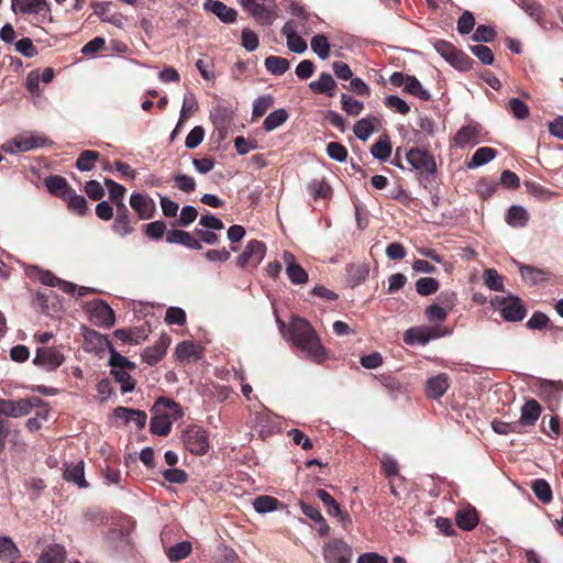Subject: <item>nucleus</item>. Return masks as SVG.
<instances>
[{
	"instance_id": "nucleus-1",
	"label": "nucleus",
	"mask_w": 563,
	"mask_h": 563,
	"mask_svg": "<svg viewBox=\"0 0 563 563\" xmlns=\"http://www.w3.org/2000/svg\"><path fill=\"white\" fill-rule=\"evenodd\" d=\"M289 341L298 349L305 358L321 363L327 358V350L311 327V324L299 317H294L288 328Z\"/></svg>"
},
{
	"instance_id": "nucleus-2",
	"label": "nucleus",
	"mask_w": 563,
	"mask_h": 563,
	"mask_svg": "<svg viewBox=\"0 0 563 563\" xmlns=\"http://www.w3.org/2000/svg\"><path fill=\"white\" fill-rule=\"evenodd\" d=\"M92 335L96 336L98 341H106L109 344V365L111 367V375L120 384L121 391L123 394L133 391L135 388V382L131 377L130 373L135 371V363L129 361L125 356L117 352L107 341L106 336L97 332H92Z\"/></svg>"
},
{
	"instance_id": "nucleus-3",
	"label": "nucleus",
	"mask_w": 563,
	"mask_h": 563,
	"mask_svg": "<svg viewBox=\"0 0 563 563\" xmlns=\"http://www.w3.org/2000/svg\"><path fill=\"white\" fill-rule=\"evenodd\" d=\"M406 161L420 176H434L438 172L434 156L426 150L410 148L406 153Z\"/></svg>"
},
{
	"instance_id": "nucleus-4",
	"label": "nucleus",
	"mask_w": 563,
	"mask_h": 563,
	"mask_svg": "<svg viewBox=\"0 0 563 563\" xmlns=\"http://www.w3.org/2000/svg\"><path fill=\"white\" fill-rule=\"evenodd\" d=\"M52 144V141L45 137L44 135L26 132L18 135L11 142H8L3 148L5 152L10 154H15L19 152H29L34 148L45 147Z\"/></svg>"
},
{
	"instance_id": "nucleus-5",
	"label": "nucleus",
	"mask_w": 563,
	"mask_h": 563,
	"mask_svg": "<svg viewBox=\"0 0 563 563\" xmlns=\"http://www.w3.org/2000/svg\"><path fill=\"white\" fill-rule=\"evenodd\" d=\"M40 402L41 399L37 397L19 400L0 399V420H4V417L21 418L27 416Z\"/></svg>"
},
{
	"instance_id": "nucleus-6",
	"label": "nucleus",
	"mask_w": 563,
	"mask_h": 563,
	"mask_svg": "<svg viewBox=\"0 0 563 563\" xmlns=\"http://www.w3.org/2000/svg\"><path fill=\"white\" fill-rule=\"evenodd\" d=\"M493 305L500 307V313L508 322H519L527 313L521 299L517 296L496 297Z\"/></svg>"
},
{
	"instance_id": "nucleus-7",
	"label": "nucleus",
	"mask_w": 563,
	"mask_h": 563,
	"mask_svg": "<svg viewBox=\"0 0 563 563\" xmlns=\"http://www.w3.org/2000/svg\"><path fill=\"white\" fill-rule=\"evenodd\" d=\"M450 332L439 327H416L408 329L404 334L406 344L424 345L431 340L449 335Z\"/></svg>"
},
{
	"instance_id": "nucleus-8",
	"label": "nucleus",
	"mask_w": 563,
	"mask_h": 563,
	"mask_svg": "<svg viewBox=\"0 0 563 563\" xmlns=\"http://www.w3.org/2000/svg\"><path fill=\"white\" fill-rule=\"evenodd\" d=\"M65 361L64 354L53 346L37 347L33 364L46 372L56 371Z\"/></svg>"
},
{
	"instance_id": "nucleus-9",
	"label": "nucleus",
	"mask_w": 563,
	"mask_h": 563,
	"mask_svg": "<svg viewBox=\"0 0 563 563\" xmlns=\"http://www.w3.org/2000/svg\"><path fill=\"white\" fill-rule=\"evenodd\" d=\"M240 3L262 25H271L277 18L276 3L274 0L254 2L253 4L246 2Z\"/></svg>"
},
{
	"instance_id": "nucleus-10",
	"label": "nucleus",
	"mask_w": 563,
	"mask_h": 563,
	"mask_svg": "<svg viewBox=\"0 0 563 563\" xmlns=\"http://www.w3.org/2000/svg\"><path fill=\"white\" fill-rule=\"evenodd\" d=\"M186 449L197 455L207 453L209 449L207 432L200 427L188 428L183 434Z\"/></svg>"
},
{
	"instance_id": "nucleus-11",
	"label": "nucleus",
	"mask_w": 563,
	"mask_h": 563,
	"mask_svg": "<svg viewBox=\"0 0 563 563\" xmlns=\"http://www.w3.org/2000/svg\"><path fill=\"white\" fill-rule=\"evenodd\" d=\"M266 245L262 241L251 240L246 243L244 251L236 260V265L241 268L247 265H258L265 257Z\"/></svg>"
},
{
	"instance_id": "nucleus-12",
	"label": "nucleus",
	"mask_w": 563,
	"mask_h": 563,
	"mask_svg": "<svg viewBox=\"0 0 563 563\" xmlns=\"http://www.w3.org/2000/svg\"><path fill=\"white\" fill-rule=\"evenodd\" d=\"M352 549L342 539H333L324 549V560L327 563H351Z\"/></svg>"
},
{
	"instance_id": "nucleus-13",
	"label": "nucleus",
	"mask_w": 563,
	"mask_h": 563,
	"mask_svg": "<svg viewBox=\"0 0 563 563\" xmlns=\"http://www.w3.org/2000/svg\"><path fill=\"white\" fill-rule=\"evenodd\" d=\"M90 319L97 325L111 328L115 322L113 310L102 300H96L89 306Z\"/></svg>"
},
{
	"instance_id": "nucleus-14",
	"label": "nucleus",
	"mask_w": 563,
	"mask_h": 563,
	"mask_svg": "<svg viewBox=\"0 0 563 563\" xmlns=\"http://www.w3.org/2000/svg\"><path fill=\"white\" fill-rule=\"evenodd\" d=\"M283 262L285 264L286 275L291 284L305 285L308 283V273L301 265L297 263L296 257L292 253L284 251Z\"/></svg>"
},
{
	"instance_id": "nucleus-15",
	"label": "nucleus",
	"mask_w": 563,
	"mask_h": 563,
	"mask_svg": "<svg viewBox=\"0 0 563 563\" xmlns=\"http://www.w3.org/2000/svg\"><path fill=\"white\" fill-rule=\"evenodd\" d=\"M112 230L117 235L122 238L134 232V227L130 219V211L123 201H117V214Z\"/></svg>"
},
{
	"instance_id": "nucleus-16",
	"label": "nucleus",
	"mask_w": 563,
	"mask_h": 563,
	"mask_svg": "<svg viewBox=\"0 0 563 563\" xmlns=\"http://www.w3.org/2000/svg\"><path fill=\"white\" fill-rule=\"evenodd\" d=\"M233 114L234 112L224 106H217L210 112V118L221 140L227 137Z\"/></svg>"
},
{
	"instance_id": "nucleus-17",
	"label": "nucleus",
	"mask_w": 563,
	"mask_h": 563,
	"mask_svg": "<svg viewBox=\"0 0 563 563\" xmlns=\"http://www.w3.org/2000/svg\"><path fill=\"white\" fill-rule=\"evenodd\" d=\"M130 206L141 220L151 219L156 212L154 200L143 194H132L130 197Z\"/></svg>"
},
{
	"instance_id": "nucleus-18",
	"label": "nucleus",
	"mask_w": 563,
	"mask_h": 563,
	"mask_svg": "<svg viewBox=\"0 0 563 563\" xmlns=\"http://www.w3.org/2000/svg\"><path fill=\"white\" fill-rule=\"evenodd\" d=\"M169 344L170 338L167 334H162L152 346L143 351V361L151 366L155 365L164 357Z\"/></svg>"
},
{
	"instance_id": "nucleus-19",
	"label": "nucleus",
	"mask_w": 563,
	"mask_h": 563,
	"mask_svg": "<svg viewBox=\"0 0 563 563\" xmlns=\"http://www.w3.org/2000/svg\"><path fill=\"white\" fill-rule=\"evenodd\" d=\"M282 34L286 37L287 47L296 54H302L307 51V43L297 34V26L288 21L282 27Z\"/></svg>"
},
{
	"instance_id": "nucleus-20",
	"label": "nucleus",
	"mask_w": 563,
	"mask_h": 563,
	"mask_svg": "<svg viewBox=\"0 0 563 563\" xmlns=\"http://www.w3.org/2000/svg\"><path fill=\"white\" fill-rule=\"evenodd\" d=\"M203 9L212 12L223 23H232L236 20V11L220 0H205Z\"/></svg>"
},
{
	"instance_id": "nucleus-21",
	"label": "nucleus",
	"mask_w": 563,
	"mask_h": 563,
	"mask_svg": "<svg viewBox=\"0 0 563 563\" xmlns=\"http://www.w3.org/2000/svg\"><path fill=\"white\" fill-rule=\"evenodd\" d=\"M166 242L169 244L184 245L190 250L199 251L202 249L201 243L196 240L191 233L178 229H172L166 232Z\"/></svg>"
},
{
	"instance_id": "nucleus-22",
	"label": "nucleus",
	"mask_w": 563,
	"mask_h": 563,
	"mask_svg": "<svg viewBox=\"0 0 563 563\" xmlns=\"http://www.w3.org/2000/svg\"><path fill=\"white\" fill-rule=\"evenodd\" d=\"M152 411L154 416L150 423L151 432L159 437L167 435L172 429L170 416L161 409L156 411L154 407L152 408Z\"/></svg>"
},
{
	"instance_id": "nucleus-23",
	"label": "nucleus",
	"mask_w": 563,
	"mask_h": 563,
	"mask_svg": "<svg viewBox=\"0 0 563 563\" xmlns=\"http://www.w3.org/2000/svg\"><path fill=\"white\" fill-rule=\"evenodd\" d=\"M541 415V406L534 399L527 400L521 407V415L519 420L521 427L534 426Z\"/></svg>"
},
{
	"instance_id": "nucleus-24",
	"label": "nucleus",
	"mask_w": 563,
	"mask_h": 563,
	"mask_svg": "<svg viewBox=\"0 0 563 563\" xmlns=\"http://www.w3.org/2000/svg\"><path fill=\"white\" fill-rule=\"evenodd\" d=\"M114 416L125 423L133 422L137 429L144 428L147 421V415L144 411L126 407H117Z\"/></svg>"
},
{
	"instance_id": "nucleus-25",
	"label": "nucleus",
	"mask_w": 563,
	"mask_h": 563,
	"mask_svg": "<svg viewBox=\"0 0 563 563\" xmlns=\"http://www.w3.org/2000/svg\"><path fill=\"white\" fill-rule=\"evenodd\" d=\"M449 388V377L446 374H439L429 378L426 383V393L428 397L438 399L442 397Z\"/></svg>"
},
{
	"instance_id": "nucleus-26",
	"label": "nucleus",
	"mask_w": 563,
	"mask_h": 563,
	"mask_svg": "<svg viewBox=\"0 0 563 563\" xmlns=\"http://www.w3.org/2000/svg\"><path fill=\"white\" fill-rule=\"evenodd\" d=\"M336 82L329 73H321L317 80L309 84V88L314 93H325L329 97H333L335 93Z\"/></svg>"
},
{
	"instance_id": "nucleus-27",
	"label": "nucleus",
	"mask_w": 563,
	"mask_h": 563,
	"mask_svg": "<svg viewBox=\"0 0 563 563\" xmlns=\"http://www.w3.org/2000/svg\"><path fill=\"white\" fill-rule=\"evenodd\" d=\"M378 125L379 120L371 115L358 120L353 126V132L358 140L366 141Z\"/></svg>"
},
{
	"instance_id": "nucleus-28",
	"label": "nucleus",
	"mask_w": 563,
	"mask_h": 563,
	"mask_svg": "<svg viewBox=\"0 0 563 563\" xmlns=\"http://www.w3.org/2000/svg\"><path fill=\"white\" fill-rule=\"evenodd\" d=\"M64 479L76 484L80 488L88 487V483L85 479L84 462L80 461L77 464L67 465L64 472Z\"/></svg>"
},
{
	"instance_id": "nucleus-29",
	"label": "nucleus",
	"mask_w": 563,
	"mask_h": 563,
	"mask_svg": "<svg viewBox=\"0 0 563 563\" xmlns=\"http://www.w3.org/2000/svg\"><path fill=\"white\" fill-rule=\"evenodd\" d=\"M40 280L43 285L46 286H57L59 287L60 290H63L66 294H73L77 289V286L75 284L59 279L49 271H41Z\"/></svg>"
},
{
	"instance_id": "nucleus-30",
	"label": "nucleus",
	"mask_w": 563,
	"mask_h": 563,
	"mask_svg": "<svg viewBox=\"0 0 563 563\" xmlns=\"http://www.w3.org/2000/svg\"><path fill=\"white\" fill-rule=\"evenodd\" d=\"M455 521L461 529L471 531L477 526L478 516L474 508H464L456 512Z\"/></svg>"
},
{
	"instance_id": "nucleus-31",
	"label": "nucleus",
	"mask_w": 563,
	"mask_h": 563,
	"mask_svg": "<svg viewBox=\"0 0 563 563\" xmlns=\"http://www.w3.org/2000/svg\"><path fill=\"white\" fill-rule=\"evenodd\" d=\"M45 187L52 195L59 196L64 199V195L67 190L73 188L68 185L65 177L59 175H51L44 179Z\"/></svg>"
},
{
	"instance_id": "nucleus-32",
	"label": "nucleus",
	"mask_w": 563,
	"mask_h": 563,
	"mask_svg": "<svg viewBox=\"0 0 563 563\" xmlns=\"http://www.w3.org/2000/svg\"><path fill=\"white\" fill-rule=\"evenodd\" d=\"M478 126L466 125L461 128L455 134L454 142L456 146L464 147L471 143H478Z\"/></svg>"
},
{
	"instance_id": "nucleus-33",
	"label": "nucleus",
	"mask_w": 563,
	"mask_h": 563,
	"mask_svg": "<svg viewBox=\"0 0 563 563\" xmlns=\"http://www.w3.org/2000/svg\"><path fill=\"white\" fill-rule=\"evenodd\" d=\"M11 9L14 12H21L23 14L30 12H37V10H47L46 0H11Z\"/></svg>"
},
{
	"instance_id": "nucleus-34",
	"label": "nucleus",
	"mask_w": 563,
	"mask_h": 563,
	"mask_svg": "<svg viewBox=\"0 0 563 563\" xmlns=\"http://www.w3.org/2000/svg\"><path fill=\"white\" fill-rule=\"evenodd\" d=\"M155 410L166 411L170 416V420L180 419L184 415V411L179 404L174 401L173 399H168L166 397H158L154 404Z\"/></svg>"
},
{
	"instance_id": "nucleus-35",
	"label": "nucleus",
	"mask_w": 563,
	"mask_h": 563,
	"mask_svg": "<svg viewBox=\"0 0 563 563\" xmlns=\"http://www.w3.org/2000/svg\"><path fill=\"white\" fill-rule=\"evenodd\" d=\"M176 356L179 361L197 360L201 356V350L191 341H183L176 346Z\"/></svg>"
},
{
	"instance_id": "nucleus-36",
	"label": "nucleus",
	"mask_w": 563,
	"mask_h": 563,
	"mask_svg": "<svg viewBox=\"0 0 563 563\" xmlns=\"http://www.w3.org/2000/svg\"><path fill=\"white\" fill-rule=\"evenodd\" d=\"M64 200L68 202V208L78 216H85L87 213L86 198L78 195L75 189L67 190L64 195Z\"/></svg>"
},
{
	"instance_id": "nucleus-37",
	"label": "nucleus",
	"mask_w": 563,
	"mask_h": 563,
	"mask_svg": "<svg viewBox=\"0 0 563 563\" xmlns=\"http://www.w3.org/2000/svg\"><path fill=\"white\" fill-rule=\"evenodd\" d=\"M529 220L528 211L521 206H512L507 213L506 221L512 228H523Z\"/></svg>"
},
{
	"instance_id": "nucleus-38",
	"label": "nucleus",
	"mask_w": 563,
	"mask_h": 563,
	"mask_svg": "<svg viewBox=\"0 0 563 563\" xmlns=\"http://www.w3.org/2000/svg\"><path fill=\"white\" fill-rule=\"evenodd\" d=\"M496 157V151L492 147H479L473 154L471 161L467 163L468 168H477L483 166Z\"/></svg>"
},
{
	"instance_id": "nucleus-39",
	"label": "nucleus",
	"mask_w": 563,
	"mask_h": 563,
	"mask_svg": "<svg viewBox=\"0 0 563 563\" xmlns=\"http://www.w3.org/2000/svg\"><path fill=\"white\" fill-rule=\"evenodd\" d=\"M310 46L312 52L321 60H325L329 58L331 46L328 41V37L324 34H316L310 41Z\"/></svg>"
},
{
	"instance_id": "nucleus-40",
	"label": "nucleus",
	"mask_w": 563,
	"mask_h": 563,
	"mask_svg": "<svg viewBox=\"0 0 563 563\" xmlns=\"http://www.w3.org/2000/svg\"><path fill=\"white\" fill-rule=\"evenodd\" d=\"M371 154L374 158L386 162L391 154V143L387 135L379 136L378 141L373 144Z\"/></svg>"
},
{
	"instance_id": "nucleus-41",
	"label": "nucleus",
	"mask_w": 563,
	"mask_h": 563,
	"mask_svg": "<svg viewBox=\"0 0 563 563\" xmlns=\"http://www.w3.org/2000/svg\"><path fill=\"white\" fill-rule=\"evenodd\" d=\"M518 267L522 279L531 286L545 279V273L537 267L525 264H518Z\"/></svg>"
},
{
	"instance_id": "nucleus-42",
	"label": "nucleus",
	"mask_w": 563,
	"mask_h": 563,
	"mask_svg": "<svg viewBox=\"0 0 563 563\" xmlns=\"http://www.w3.org/2000/svg\"><path fill=\"white\" fill-rule=\"evenodd\" d=\"M288 119V113L285 109L280 108L272 111L263 122V129L267 132H272L282 124H284Z\"/></svg>"
},
{
	"instance_id": "nucleus-43",
	"label": "nucleus",
	"mask_w": 563,
	"mask_h": 563,
	"mask_svg": "<svg viewBox=\"0 0 563 563\" xmlns=\"http://www.w3.org/2000/svg\"><path fill=\"white\" fill-rule=\"evenodd\" d=\"M264 65L267 71L273 75H283L290 67V64L286 58L274 55L266 57Z\"/></svg>"
},
{
	"instance_id": "nucleus-44",
	"label": "nucleus",
	"mask_w": 563,
	"mask_h": 563,
	"mask_svg": "<svg viewBox=\"0 0 563 563\" xmlns=\"http://www.w3.org/2000/svg\"><path fill=\"white\" fill-rule=\"evenodd\" d=\"M404 90L423 101H428L431 98L430 92L423 88L421 82L415 76H408Z\"/></svg>"
},
{
	"instance_id": "nucleus-45",
	"label": "nucleus",
	"mask_w": 563,
	"mask_h": 563,
	"mask_svg": "<svg viewBox=\"0 0 563 563\" xmlns=\"http://www.w3.org/2000/svg\"><path fill=\"white\" fill-rule=\"evenodd\" d=\"M191 550L192 545L189 541H181L168 549L167 556L172 562H178L186 559Z\"/></svg>"
},
{
	"instance_id": "nucleus-46",
	"label": "nucleus",
	"mask_w": 563,
	"mask_h": 563,
	"mask_svg": "<svg viewBox=\"0 0 563 563\" xmlns=\"http://www.w3.org/2000/svg\"><path fill=\"white\" fill-rule=\"evenodd\" d=\"M20 555V551L14 541L9 537H0V560H14Z\"/></svg>"
},
{
	"instance_id": "nucleus-47",
	"label": "nucleus",
	"mask_w": 563,
	"mask_h": 563,
	"mask_svg": "<svg viewBox=\"0 0 563 563\" xmlns=\"http://www.w3.org/2000/svg\"><path fill=\"white\" fill-rule=\"evenodd\" d=\"M100 154L96 151L85 150L82 151L77 161L76 167L80 172H89L93 168V164L99 159Z\"/></svg>"
},
{
	"instance_id": "nucleus-48",
	"label": "nucleus",
	"mask_w": 563,
	"mask_h": 563,
	"mask_svg": "<svg viewBox=\"0 0 563 563\" xmlns=\"http://www.w3.org/2000/svg\"><path fill=\"white\" fill-rule=\"evenodd\" d=\"M541 395L548 397L550 400H559L563 390L562 382L542 380L540 384Z\"/></svg>"
},
{
	"instance_id": "nucleus-49",
	"label": "nucleus",
	"mask_w": 563,
	"mask_h": 563,
	"mask_svg": "<svg viewBox=\"0 0 563 563\" xmlns=\"http://www.w3.org/2000/svg\"><path fill=\"white\" fill-rule=\"evenodd\" d=\"M65 550L59 545L49 547L44 553L41 554L37 563H64Z\"/></svg>"
},
{
	"instance_id": "nucleus-50",
	"label": "nucleus",
	"mask_w": 563,
	"mask_h": 563,
	"mask_svg": "<svg viewBox=\"0 0 563 563\" xmlns=\"http://www.w3.org/2000/svg\"><path fill=\"white\" fill-rule=\"evenodd\" d=\"M316 495L318 498L322 501L324 508L327 509V512L329 516H338L341 515V508L340 505L336 503V500L324 489L318 488L316 490Z\"/></svg>"
},
{
	"instance_id": "nucleus-51",
	"label": "nucleus",
	"mask_w": 563,
	"mask_h": 563,
	"mask_svg": "<svg viewBox=\"0 0 563 563\" xmlns=\"http://www.w3.org/2000/svg\"><path fill=\"white\" fill-rule=\"evenodd\" d=\"M278 500L272 496H258L253 501V507L258 514H267L277 509Z\"/></svg>"
},
{
	"instance_id": "nucleus-52",
	"label": "nucleus",
	"mask_w": 563,
	"mask_h": 563,
	"mask_svg": "<svg viewBox=\"0 0 563 563\" xmlns=\"http://www.w3.org/2000/svg\"><path fill=\"white\" fill-rule=\"evenodd\" d=\"M483 279L485 285L494 291L504 290V280L501 275L495 268L485 269L483 273Z\"/></svg>"
},
{
	"instance_id": "nucleus-53",
	"label": "nucleus",
	"mask_w": 563,
	"mask_h": 563,
	"mask_svg": "<svg viewBox=\"0 0 563 563\" xmlns=\"http://www.w3.org/2000/svg\"><path fill=\"white\" fill-rule=\"evenodd\" d=\"M532 490L540 501L547 504L552 500V490L545 479H536L532 483Z\"/></svg>"
},
{
	"instance_id": "nucleus-54",
	"label": "nucleus",
	"mask_w": 563,
	"mask_h": 563,
	"mask_svg": "<svg viewBox=\"0 0 563 563\" xmlns=\"http://www.w3.org/2000/svg\"><path fill=\"white\" fill-rule=\"evenodd\" d=\"M439 282L432 277H421L416 282V290L421 296H429L437 292Z\"/></svg>"
},
{
	"instance_id": "nucleus-55",
	"label": "nucleus",
	"mask_w": 563,
	"mask_h": 563,
	"mask_svg": "<svg viewBox=\"0 0 563 563\" xmlns=\"http://www.w3.org/2000/svg\"><path fill=\"white\" fill-rule=\"evenodd\" d=\"M342 109L350 115H358L364 109L362 101L354 99L350 95H341Z\"/></svg>"
},
{
	"instance_id": "nucleus-56",
	"label": "nucleus",
	"mask_w": 563,
	"mask_h": 563,
	"mask_svg": "<svg viewBox=\"0 0 563 563\" xmlns=\"http://www.w3.org/2000/svg\"><path fill=\"white\" fill-rule=\"evenodd\" d=\"M492 429L498 434H509V433H521L520 423L517 421L506 422L503 420H493Z\"/></svg>"
},
{
	"instance_id": "nucleus-57",
	"label": "nucleus",
	"mask_w": 563,
	"mask_h": 563,
	"mask_svg": "<svg viewBox=\"0 0 563 563\" xmlns=\"http://www.w3.org/2000/svg\"><path fill=\"white\" fill-rule=\"evenodd\" d=\"M274 99L271 95H265L256 98L253 102L252 114L254 118L264 115L267 110L273 106Z\"/></svg>"
},
{
	"instance_id": "nucleus-58",
	"label": "nucleus",
	"mask_w": 563,
	"mask_h": 563,
	"mask_svg": "<svg viewBox=\"0 0 563 563\" xmlns=\"http://www.w3.org/2000/svg\"><path fill=\"white\" fill-rule=\"evenodd\" d=\"M520 8L536 21H540L543 15V8L534 0H519Z\"/></svg>"
},
{
	"instance_id": "nucleus-59",
	"label": "nucleus",
	"mask_w": 563,
	"mask_h": 563,
	"mask_svg": "<svg viewBox=\"0 0 563 563\" xmlns=\"http://www.w3.org/2000/svg\"><path fill=\"white\" fill-rule=\"evenodd\" d=\"M473 41L477 43H489L496 37V31L489 25H478L473 33Z\"/></svg>"
},
{
	"instance_id": "nucleus-60",
	"label": "nucleus",
	"mask_w": 563,
	"mask_h": 563,
	"mask_svg": "<svg viewBox=\"0 0 563 563\" xmlns=\"http://www.w3.org/2000/svg\"><path fill=\"white\" fill-rule=\"evenodd\" d=\"M471 52L483 63L484 65H493L494 53L485 45L477 44L470 47Z\"/></svg>"
},
{
	"instance_id": "nucleus-61",
	"label": "nucleus",
	"mask_w": 563,
	"mask_h": 563,
	"mask_svg": "<svg viewBox=\"0 0 563 563\" xmlns=\"http://www.w3.org/2000/svg\"><path fill=\"white\" fill-rule=\"evenodd\" d=\"M508 106L516 119L525 120L530 114L528 106L519 98H511Z\"/></svg>"
},
{
	"instance_id": "nucleus-62",
	"label": "nucleus",
	"mask_w": 563,
	"mask_h": 563,
	"mask_svg": "<svg viewBox=\"0 0 563 563\" xmlns=\"http://www.w3.org/2000/svg\"><path fill=\"white\" fill-rule=\"evenodd\" d=\"M448 63L459 70H468L473 60L465 53L456 49Z\"/></svg>"
},
{
	"instance_id": "nucleus-63",
	"label": "nucleus",
	"mask_w": 563,
	"mask_h": 563,
	"mask_svg": "<svg viewBox=\"0 0 563 563\" xmlns=\"http://www.w3.org/2000/svg\"><path fill=\"white\" fill-rule=\"evenodd\" d=\"M205 137V130L202 126H195L186 136L185 146L189 150L199 146Z\"/></svg>"
},
{
	"instance_id": "nucleus-64",
	"label": "nucleus",
	"mask_w": 563,
	"mask_h": 563,
	"mask_svg": "<svg viewBox=\"0 0 563 563\" xmlns=\"http://www.w3.org/2000/svg\"><path fill=\"white\" fill-rule=\"evenodd\" d=\"M327 154L336 162H345L347 158V150L338 142H331L327 145Z\"/></svg>"
}]
</instances>
